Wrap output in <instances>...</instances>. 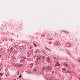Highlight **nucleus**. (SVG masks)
<instances>
[{
  "label": "nucleus",
  "instance_id": "f704fd0d",
  "mask_svg": "<svg viewBox=\"0 0 80 80\" xmlns=\"http://www.w3.org/2000/svg\"><path fill=\"white\" fill-rule=\"evenodd\" d=\"M0 70H1V68H0Z\"/></svg>",
  "mask_w": 80,
  "mask_h": 80
},
{
  "label": "nucleus",
  "instance_id": "2f4dec72",
  "mask_svg": "<svg viewBox=\"0 0 80 80\" xmlns=\"http://www.w3.org/2000/svg\"><path fill=\"white\" fill-rule=\"evenodd\" d=\"M32 60V58L30 59V61H31V60Z\"/></svg>",
  "mask_w": 80,
  "mask_h": 80
},
{
  "label": "nucleus",
  "instance_id": "412c9836",
  "mask_svg": "<svg viewBox=\"0 0 80 80\" xmlns=\"http://www.w3.org/2000/svg\"><path fill=\"white\" fill-rule=\"evenodd\" d=\"M49 80H52L53 79V78H52L50 77L49 78Z\"/></svg>",
  "mask_w": 80,
  "mask_h": 80
},
{
  "label": "nucleus",
  "instance_id": "bb28decb",
  "mask_svg": "<svg viewBox=\"0 0 80 80\" xmlns=\"http://www.w3.org/2000/svg\"><path fill=\"white\" fill-rule=\"evenodd\" d=\"M13 52H14V53H15L16 52V50H14L13 51Z\"/></svg>",
  "mask_w": 80,
  "mask_h": 80
},
{
  "label": "nucleus",
  "instance_id": "c9c22d12",
  "mask_svg": "<svg viewBox=\"0 0 80 80\" xmlns=\"http://www.w3.org/2000/svg\"><path fill=\"white\" fill-rule=\"evenodd\" d=\"M1 57V55H0V57Z\"/></svg>",
  "mask_w": 80,
  "mask_h": 80
},
{
  "label": "nucleus",
  "instance_id": "a211bd4d",
  "mask_svg": "<svg viewBox=\"0 0 80 80\" xmlns=\"http://www.w3.org/2000/svg\"><path fill=\"white\" fill-rule=\"evenodd\" d=\"M17 74L18 75H19L20 74V73L19 72L17 71Z\"/></svg>",
  "mask_w": 80,
  "mask_h": 80
},
{
  "label": "nucleus",
  "instance_id": "7c9ffc66",
  "mask_svg": "<svg viewBox=\"0 0 80 80\" xmlns=\"http://www.w3.org/2000/svg\"><path fill=\"white\" fill-rule=\"evenodd\" d=\"M67 66V67H68H68H69V65H67V66Z\"/></svg>",
  "mask_w": 80,
  "mask_h": 80
},
{
  "label": "nucleus",
  "instance_id": "473e14b6",
  "mask_svg": "<svg viewBox=\"0 0 80 80\" xmlns=\"http://www.w3.org/2000/svg\"><path fill=\"white\" fill-rule=\"evenodd\" d=\"M53 73H54V71L52 72V74H53Z\"/></svg>",
  "mask_w": 80,
  "mask_h": 80
},
{
  "label": "nucleus",
  "instance_id": "20e7f679",
  "mask_svg": "<svg viewBox=\"0 0 80 80\" xmlns=\"http://www.w3.org/2000/svg\"><path fill=\"white\" fill-rule=\"evenodd\" d=\"M45 69V68L44 67H42L41 68V71H44Z\"/></svg>",
  "mask_w": 80,
  "mask_h": 80
},
{
  "label": "nucleus",
  "instance_id": "f257e3e1",
  "mask_svg": "<svg viewBox=\"0 0 80 80\" xmlns=\"http://www.w3.org/2000/svg\"><path fill=\"white\" fill-rule=\"evenodd\" d=\"M16 67H23V64H16Z\"/></svg>",
  "mask_w": 80,
  "mask_h": 80
},
{
  "label": "nucleus",
  "instance_id": "dca6fc26",
  "mask_svg": "<svg viewBox=\"0 0 80 80\" xmlns=\"http://www.w3.org/2000/svg\"><path fill=\"white\" fill-rule=\"evenodd\" d=\"M26 46H23V48L24 49H26Z\"/></svg>",
  "mask_w": 80,
  "mask_h": 80
},
{
  "label": "nucleus",
  "instance_id": "7ed1b4c3",
  "mask_svg": "<svg viewBox=\"0 0 80 80\" xmlns=\"http://www.w3.org/2000/svg\"><path fill=\"white\" fill-rule=\"evenodd\" d=\"M41 58V56H40V55H38L37 57V60H40V58Z\"/></svg>",
  "mask_w": 80,
  "mask_h": 80
},
{
  "label": "nucleus",
  "instance_id": "5701e85b",
  "mask_svg": "<svg viewBox=\"0 0 80 80\" xmlns=\"http://www.w3.org/2000/svg\"><path fill=\"white\" fill-rule=\"evenodd\" d=\"M28 49L29 50H31V47H29L28 48Z\"/></svg>",
  "mask_w": 80,
  "mask_h": 80
},
{
  "label": "nucleus",
  "instance_id": "6ab92c4d",
  "mask_svg": "<svg viewBox=\"0 0 80 80\" xmlns=\"http://www.w3.org/2000/svg\"><path fill=\"white\" fill-rule=\"evenodd\" d=\"M0 75H1V76H2L3 75V73L1 72L0 73Z\"/></svg>",
  "mask_w": 80,
  "mask_h": 80
},
{
  "label": "nucleus",
  "instance_id": "0eeeda50",
  "mask_svg": "<svg viewBox=\"0 0 80 80\" xmlns=\"http://www.w3.org/2000/svg\"><path fill=\"white\" fill-rule=\"evenodd\" d=\"M46 60L48 62H50V60L49 59V57H47Z\"/></svg>",
  "mask_w": 80,
  "mask_h": 80
},
{
  "label": "nucleus",
  "instance_id": "cd10ccee",
  "mask_svg": "<svg viewBox=\"0 0 80 80\" xmlns=\"http://www.w3.org/2000/svg\"><path fill=\"white\" fill-rule=\"evenodd\" d=\"M78 62H80V59H78Z\"/></svg>",
  "mask_w": 80,
  "mask_h": 80
},
{
  "label": "nucleus",
  "instance_id": "39448f33",
  "mask_svg": "<svg viewBox=\"0 0 80 80\" xmlns=\"http://www.w3.org/2000/svg\"><path fill=\"white\" fill-rule=\"evenodd\" d=\"M21 62H25V60L23 58H22L21 60Z\"/></svg>",
  "mask_w": 80,
  "mask_h": 80
},
{
  "label": "nucleus",
  "instance_id": "393cba45",
  "mask_svg": "<svg viewBox=\"0 0 80 80\" xmlns=\"http://www.w3.org/2000/svg\"><path fill=\"white\" fill-rule=\"evenodd\" d=\"M2 80V77H0V80Z\"/></svg>",
  "mask_w": 80,
  "mask_h": 80
},
{
  "label": "nucleus",
  "instance_id": "1a4fd4ad",
  "mask_svg": "<svg viewBox=\"0 0 80 80\" xmlns=\"http://www.w3.org/2000/svg\"><path fill=\"white\" fill-rule=\"evenodd\" d=\"M67 69L65 68H62V70L63 71H64V72L66 71Z\"/></svg>",
  "mask_w": 80,
  "mask_h": 80
},
{
  "label": "nucleus",
  "instance_id": "423d86ee",
  "mask_svg": "<svg viewBox=\"0 0 80 80\" xmlns=\"http://www.w3.org/2000/svg\"><path fill=\"white\" fill-rule=\"evenodd\" d=\"M33 65V63H31L29 65V67H32V66Z\"/></svg>",
  "mask_w": 80,
  "mask_h": 80
},
{
  "label": "nucleus",
  "instance_id": "9b49d317",
  "mask_svg": "<svg viewBox=\"0 0 80 80\" xmlns=\"http://www.w3.org/2000/svg\"><path fill=\"white\" fill-rule=\"evenodd\" d=\"M39 52V50L38 49H37L35 51V52L36 53H37Z\"/></svg>",
  "mask_w": 80,
  "mask_h": 80
},
{
  "label": "nucleus",
  "instance_id": "c85d7f7f",
  "mask_svg": "<svg viewBox=\"0 0 80 80\" xmlns=\"http://www.w3.org/2000/svg\"><path fill=\"white\" fill-rule=\"evenodd\" d=\"M21 77H22V75H20L19 77V78H21Z\"/></svg>",
  "mask_w": 80,
  "mask_h": 80
},
{
  "label": "nucleus",
  "instance_id": "2eb2a0df",
  "mask_svg": "<svg viewBox=\"0 0 80 80\" xmlns=\"http://www.w3.org/2000/svg\"><path fill=\"white\" fill-rule=\"evenodd\" d=\"M18 58H19V59H20V58H21V55H19L18 56Z\"/></svg>",
  "mask_w": 80,
  "mask_h": 80
},
{
  "label": "nucleus",
  "instance_id": "6e6552de",
  "mask_svg": "<svg viewBox=\"0 0 80 80\" xmlns=\"http://www.w3.org/2000/svg\"><path fill=\"white\" fill-rule=\"evenodd\" d=\"M37 70V68L36 67H34L33 68V70L34 71H36Z\"/></svg>",
  "mask_w": 80,
  "mask_h": 80
},
{
  "label": "nucleus",
  "instance_id": "72a5a7b5",
  "mask_svg": "<svg viewBox=\"0 0 80 80\" xmlns=\"http://www.w3.org/2000/svg\"><path fill=\"white\" fill-rule=\"evenodd\" d=\"M43 51H44V50H42V52H43Z\"/></svg>",
  "mask_w": 80,
  "mask_h": 80
},
{
  "label": "nucleus",
  "instance_id": "e433bc0d",
  "mask_svg": "<svg viewBox=\"0 0 80 80\" xmlns=\"http://www.w3.org/2000/svg\"><path fill=\"white\" fill-rule=\"evenodd\" d=\"M55 67H57V65H55Z\"/></svg>",
  "mask_w": 80,
  "mask_h": 80
},
{
  "label": "nucleus",
  "instance_id": "c756f323",
  "mask_svg": "<svg viewBox=\"0 0 80 80\" xmlns=\"http://www.w3.org/2000/svg\"><path fill=\"white\" fill-rule=\"evenodd\" d=\"M2 66V63H0V67H1Z\"/></svg>",
  "mask_w": 80,
  "mask_h": 80
},
{
  "label": "nucleus",
  "instance_id": "4468645a",
  "mask_svg": "<svg viewBox=\"0 0 80 80\" xmlns=\"http://www.w3.org/2000/svg\"><path fill=\"white\" fill-rule=\"evenodd\" d=\"M63 65L65 66H67V62H64Z\"/></svg>",
  "mask_w": 80,
  "mask_h": 80
},
{
  "label": "nucleus",
  "instance_id": "f3484780",
  "mask_svg": "<svg viewBox=\"0 0 80 80\" xmlns=\"http://www.w3.org/2000/svg\"><path fill=\"white\" fill-rule=\"evenodd\" d=\"M19 48H20V49H22V48H23V46H21L19 47Z\"/></svg>",
  "mask_w": 80,
  "mask_h": 80
},
{
  "label": "nucleus",
  "instance_id": "4be33fe9",
  "mask_svg": "<svg viewBox=\"0 0 80 80\" xmlns=\"http://www.w3.org/2000/svg\"><path fill=\"white\" fill-rule=\"evenodd\" d=\"M42 58H43V59L45 58V57L43 56H42Z\"/></svg>",
  "mask_w": 80,
  "mask_h": 80
},
{
  "label": "nucleus",
  "instance_id": "aec40b11",
  "mask_svg": "<svg viewBox=\"0 0 80 80\" xmlns=\"http://www.w3.org/2000/svg\"><path fill=\"white\" fill-rule=\"evenodd\" d=\"M57 65L58 66H59L60 65V64H59V63H58V62L57 63Z\"/></svg>",
  "mask_w": 80,
  "mask_h": 80
},
{
  "label": "nucleus",
  "instance_id": "f03ea898",
  "mask_svg": "<svg viewBox=\"0 0 80 80\" xmlns=\"http://www.w3.org/2000/svg\"><path fill=\"white\" fill-rule=\"evenodd\" d=\"M70 72H71L68 69H66V71L64 72L65 73H70Z\"/></svg>",
  "mask_w": 80,
  "mask_h": 80
},
{
  "label": "nucleus",
  "instance_id": "f8f14e48",
  "mask_svg": "<svg viewBox=\"0 0 80 80\" xmlns=\"http://www.w3.org/2000/svg\"><path fill=\"white\" fill-rule=\"evenodd\" d=\"M13 50V47L11 48L10 49V52H12V50Z\"/></svg>",
  "mask_w": 80,
  "mask_h": 80
},
{
  "label": "nucleus",
  "instance_id": "b1692460",
  "mask_svg": "<svg viewBox=\"0 0 80 80\" xmlns=\"http://www.w3.org/2000/svg\"><path fill=\"white\" fill-rule=\"evenodd\" d=\"M23 58H24V59H27V58L25 57H23Z\"/></svg>",
  "mask_w": 80,
  "mask_h": 80
},
{
  "label": "nucleus",
  "instance_id": "ddd939ff",
  "mask_svg": "<svg viewBox=\"0 0 80 80\" xmlns=\"http://www.w3.org/2000/svg\"><path fill=\"white\" fill-rule=\"evenodd\" d=\"M27 55H29V56L30 55V52L29 51L28 52H27Z\"/></svg>",
  "mask_w": 80,
  "mask_h": 80
},
{
  "label": "nucleus",
  "instance_id": "9d476101",
  "mask_svg": "<svg viewBox=\"0 0 80 80\" xmlns=\"http://www.w3.org/2000/svg\"><path fill=\"white\" fill-rule=\"evenodd\" d=\"M47 69H48V70H51L52 69V68L51 67H50L49 66H48L47 67Z\"/></svg>",
  "mask_w": 80,
  "mask_h": 80
},
{
  "label": "nucleus",
  "instance_id": "a878e982",
  "mask_svg": "<svg viewBox=\"0 0 80 80\" xmlns=\"http://www.w3.org/2000/svg\"><path fill=\"white\" fill-rule=\"evenodd\" d=\"M33 45H34L35 47H37V45H36L35 44V43H33Z\"/></svg>",
  "mask_w": 80,
  "mask_h": 80
}]
</instances>
